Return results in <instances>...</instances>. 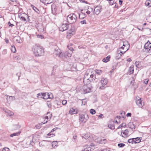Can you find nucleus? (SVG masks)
Masks as SVG:
<instances>
[{
	"instance_id": "nucleus-63",
	"label": "nucleus",
	"mask_w": 151,
	"mask_h": 151,
	"mask_svg": "<svg viewBox=\"0 0 151 151\" xmlns=\"http://www.w3.org/2000/svg\"><path fill=\"white\" fill-rule=\"evenodd\" d=\"M88 10L90 11V12H92L93 11V9H92V8H88Z\"/></svg>"
},
{
	"instance_id": "nucleus-40",
	"label": "nucleus",
	"mask_w": 151,
	"mask_h": 151,
	"mask_svg": "<svg viewBox=\"0 0 151 151\" xmlns=\"http://www.w3.org/2000/svg\"><path fill=\"white\" fill-rule=\"evenodd\" d=\"M52 132H51L47 134V137H53L55 135L54 134H53L52 133Z\"/></svg>"
},
{
	"instance_id": "nucleus-52",
	"label": "nucleus",
	"mask_w": 151,
	"mask_h": 151,
	"mask_svg": "<svg viewBox=\"0 0 151 151\" xmlns=\"http://www.w3.org/2000/svg\"><path fill=\"white\" fill-rule=\"evenodd\" d=\"M80 22L82 24H86V20H84L81 21Z\"/></svg>"
},
{
	"instance_id": "nucleus-45",
	"label": "nucleus",
	"mask_w": 151,
	"mask_h": 151,
	"mask_svg": "<svg viewBox=\"0 0 151 151\" xmlns=\"http://www.w3.org/2000/svg\"><path fill=\"white\" fill-rule=\"evenodd\" d=\"M85 147L88 149V150L89 151H91V150L92 149V147H91L90 146H88V145H87V146H86Z\"/></svg>"
},
{
	"instance_id": "nucleus-17",
	"label": "nucleus",
	"mask_w": 151,
	"mask_h": 151,
	"mask_svg": "<svg viewBox=\"0 0 151 151\" xmlns=\"http://www.w3.org/2000/svg\"><path fill=\"white\" fill-rule=\"evenodd\" d=\"M52 147L55 148L58 145V143L57 141H54L52 143Z\"/></svg>"
},
{
	"instance_id": "nucleus-11",
	"label": "nucleus",
	"mask_w": 151,
	"mask_h": 151,
	"mask_svg": "<svg viewBox=\"0 0 151 151\" xmlns=\"http://www.w3.org/2000/svg\"><path fill=\"white\" fill-rule=\"evenodd\" d=\"M102 10V8L100 6H96L94 9V11L95 12V14L98 15L100 13Z\"/></svg>"
},
{
	"instance_id": "nucleus-7",
	"label": "nucleus",
	"mask_w": 151,
	"mask_h": 151,
	"mask_svg": "<svg viewBox=\"0 0 151 151\" xmlns=\"http://www.w3.org/2000/svg\"><path fill=\"white\" fill-rule=\"evenodd\" d=\"M91 79L88 78V75L86 73L85 75L83 80V83L85 85H87L89 84L91 82Z\"/></svg>"
},
{
	"instance_id": "nucleus-41",
	"label": "nucleus",
	"mask_w": 151,
	"mask_h": 151,
	"mask_svg": "<svg viewBox=\"0 0 151 151\" xmlns=\"http://www.w3.org/2000/svg\"><path fill=\"white\" fill-rule=\"evenodd\" d=\"M11 51L13 52H15L16 50L15 47L14 46H12L11 48Z\"/></svg>"
},
{
	"instance_id": "nucleus-57",
	"label": "nucleus",
	"mask_w": 151,
	"mask_h": 151,
	"mask_svg": "<svg viewBox=\"0 0 151 151\" xmlns=\"http://www.w3.org/2000/svg\"><path fill=\"white\" fill-rule=\"evenodd\" d=\"M68 47L69 50H70L72 52H73V50H74L71 47Z\"/></svg>"
},
{
	"instance_id": "nucleus-31",
	"label": "nucleus",
	"mask_w": 151,
	"mask_h": 151,
	"mask_svg": "<svg viewBox=\"0 0 151 151\" xmlns=\"http://www.w3.org/2000/svg\"><path fill=\"white\" fill-rule=\"evenodd\" d=\"M72 29H70L68 32L67 36H70L71 35H73L74 34V32L73 31H72Z\"/></svg>"
},
{
	"instance_id": "nucleus-26",
	"label": "nucleus",
	"mask_w": 151,
	"mask_h": 151,
	"mask_svg": "<svg viewBox=\"0 0 151 151\" xmlns=\"http://www.w3.org/2000/svg\"><path fill=\"white\" fill-rule=\"evenodd\" d=\"M140 138L137 137L134 138V143H138L140 142Z\"/></svg>"
},
{
	"instance_id": "nucleus-38",
	"label": "nucleus",
	"mask_w": 151,
	"mask_h": 151,
	"mask_svg": "<svg viewBox=\"0 0 151 151\" xmlns=\"http://www.w3.org/2000/svg\"><path fill=\"white\" fill-rule=\"evenodd\" d=\"M90 112L92 114H94L96 113V111L94 109H91L90 110Z\"/></svg>"
},
{
	"instance_id": "nucleus-53",
	"label": "nucleus",
	"mask_w": 151,
	"mask_h": 151,
	"mask_svg": "<svg viewBox=\"0 0 151 151\" xmlns=\"http://www.w3.org/2000/svg\"><path fill=\"white\" fill-rule=\"evenodd\" d=\"M89 137V134H86L83 136V138H88Z\"/></svg>"
},
{
	"instance_id": "nucleus-10",
	"label": "nucleus",
	"mask_w": 151,
	"mask_h": 151,
	"mask_svg": "<svg viewBox=\"0 0 151 151\" xmlns=\"http://www.w3.org/2000/svg\"><path fill=\"white\" fill-rule=\"evenodd\" d=\"M68 26L69 24L66 23L63 24L60 28V31L63 32L67 30L68 29Z\"/></svg>"
},
{
	"instance_id": "nucleus-44",
	"label": "nucleus",
	"mask_w": 151,
	"mask_h": 151,
	"mask_svg": "<svg viewBox=\"0 0 151 151\" xmlns=\"http://www.w3.org/2000/svg\"><path fill=\"white\" fill-rule=\"evenodd\" d=\"M109 3L110 5H112L114 4V0H109Z\"/></svg>"
},
{
	"instance_id": "nucleus-39",
	"label": "nucleus",
	"mask_w": 151,
	"mask_h": 151,
	"mask_svg": "<svg viewBox=\"0 0 151 151\" xmlns=\"http://www.w3.org/2000/svg\"><path fill=\"white\" fill-rule=\"evenodd\" d=\"M65 56H66L68 57H71V54L70 53H68V52H66L64 53Z\"/></svg>"
},
{
	"instance_id": "nucleus-43",
	"label": "nucleus",
	"mask_w": 151,
	"mask_h": 151,
	"mask_svg": "<svg viewBox=\"0 0 151 151\" xmlns=\"http://www.w3.org/2000/svg\"><path fill=\"white\" fill-rule=\"evenodd\" d=\"M47 104L48 107L49 108L51 107L52 104L50 101H47Z\"/></svg>"
},
{
	"instance_id": "nucleus-46",
	"label": "nucleus",
	"mask_w": 151,
	"mask_h": 151,
	"mask_svg": "<svg viewBox=\"0 0 151 151\" xmlns=\"http://www.w3.org/2000/svg\"><path fill=\"white\" fill-rule=\"evenodd\" d=\"M88 146H90L91 147H92V149L94 150L95 148V146L94 144L93 143L91 144V145H88Z\"/></svg>"
},
{
	"instance_id": "nucleus-27",
	"label": "nucleus",
	"mask_w": 151,
	"mask_h": 151,
	"mask_svg": "<svg viewBox=\"0 0 151 151\" xmlns=\"http://www.w3.org/2000/svg\"><path fill=\"white\" fill-rule=\"evenodd\" d=\"M43 96V93H40L37 94V98H42Z\"/></svg>"
},
{
	"instance_id": "nucleus-20",
	"label": "nucleus",
	"mask_w": 151,
	"mask_h": 151,
	"mask_svg": "<svg viewBox=\"0 0 151 151\" xmlns=\"http://www.w3.org/2000/svg\"><path fill=\"white\" fill-rule=\"evenodd\" d=\"M51 8L52 10V12L54 13L55 12L56 9V6L55 4H52L51 6Z\"/></svg>"
},
{
	"instance_id": "nucleus-48",
	"label": "nucleus",
	"mask_w": 151,
	"mask_h": 151,
	"mask_svg": "<svg viewBox=\"0 0 151 151\" xmlns=\"http://www.w3.org/2000/svg\"><path fill=\"white\" fill-rule=\"evenodd\" d=\"M102 71L101 70H97L96 71V73L97 74H100L102 73Z\"/></svg>"
},
{
	"instance_id": "nucleus-33",
	"label": "nucleus",
	"mask_w": 151,
	"mask_h": 151,
	"mask_svg": "<svg viewBox=\"0 0 151 151\" xmlns=\"http://www.w3.org/2000/svg\"><path fill=\"white\" fill-rule=\"evenodd\" d=\"M129 127L131 129H135V126L132 122L130 123H129Z\"/></svg>"
},
{
	"instance_id": "nucleus-35",
	"label": "nucleus",
	"mask_w": 151,
	"mask_h": 151,
	"mask_svg": "<svg viewBox=\"0 0 151 151\" xmlns=\"http://www.w3.org/2000/svg\"><path fill=\"white\" fill-rule=\"evenodd\" d=\"M134 72V69L133 68H131L130 67L129 70V73L130 74H132Z\"/></svg>"
},
{
	"instance_id": "nucleus-32",
	"label": "nucleus",
	"mask_w": 151,
	"mask_h": 151,
	"mask_svg": "<svg viewBox=\"0 0 151 151\" xmlns=\"http://www.w3.org/2000/svg\"><path fill=\"white\" fill-rule=\"evenodd\" d=\"M52 1L50 0H43V3L45 4H48L51 3Z\"/></svg>"
},
{
	"instance_id": "nucleus-5",
	"label": "nucleus",
	"mask_w": 151,
	"mask_h": 151,
	"mask_svg": "<svg viewBox=\"0 0 151 151\" xmlns=\"http://www.w3.org/2000/svg\"><path fill=\"white\" fill-rule=\"evenodd\" d=\"M144 48L145 49V51L150 53L151 52V43H150L148 41L146 43L144 46Z\"/></svg>"
},
{
	"instance_id": "nucleus-34",
	"label": "nucleus",
	"mask_w": 151,
	"mask_h": 151,
	"mask_svg": "<svg viewBox=\"0 0 151 151\" xmlns=\"http://www.w3.org/2000/svg\"><path fill=\"white\" fill-rule=\"evenodd\" d=\"M134 138L129 139L128 140V142L129 143L133 144L134 143Z\"/></svg>"
},
{
	"instance_id": "nucleus-54",
	"label": "nucleus",
	"mask_w": 151,
	"mask_h": 151,
	"mask_svg": "<svg viewBox=\"0 0 151 151\" xmlns=\"http://www.w3.org/2000/svg\"><path fill=\"white\" fill-rule=\"evenodd\" d=\"M121 125L123 127H125L126 126V124L124 122L122 123Z\"/></svg>"
},
{
	"instance_id": "nucleus-61",
	"label": "nucleus",
	"mask_w": 151,
	"mask_h": 151,
	"mask_svg": "<svg viewBox=\"0 0 151 151\" xmlns=\"http://www.w3.org/2000/svg\"><path fill=\"white\" fill-rule=\"evenodd\" d=\"M125 49V51H126V52L129 49V47H124V49Z\"/></svg>"
},
{
	"instance_id": "nucleus-13",
	"label": "nucleus",
	"mask_w": 151,
	"mask_h": 151,
	"mask_svg": "<svg viewBox=\"0 0 151 151\" xmlns=\"http://www.w3.org/2000/svg\"><path fill=\"white\" fill-rule=\"evenodd\" d=\"M43 99H47L48 98H52L53 97V95H52L50 96V95H49V93H43Z\"/></svg>"
},
{
	"instance_id": "nucleus-47",
	"label": "nucleus",
	"mask_w": 151,
	"mask_h": 151,
	"mask_svg": "<svg viewBox=\"0 0 151 151\" xmlns=\"http://www.w3.org/2000/svg\"><path fill=\"white\" fill-rule=\"evenodd\" d=\"M149 81V79L148 78H147L146 79H145L144 80V83L145 84H147Z\"/></svg>"
},
{
	"instance_id": "nucleus-55",
	"label": "nucleus",
	"mask_w": 151,
	"mask_h": 151,
	"mask_svg": "<svg viewBox=\"0 0 151 151\" xmlns=\"http://www.w3.org/2000/svg\"><path fill=\"white\" fill-rule=\"evenodd\" d=\"M109 149H110L109 148H108V149H104L103 150H101V151H109Z\"/></svg>"
},
{
	"instance_id": "nucleus-18",
	"label": "nucleus",
	"mask_w": 151,
	"mask_h": 151,
	"mask_svg": "<svg viewBox=\"0 0 151 151\" xmlns=\"http://www.w3.org/2000/svg\"><path fill=\"white\" fill-rule=\"evenodd\" d=\"M25 15L24 17L22 16H21L20 18L22 20V21H26V18L27 19L29 17L28 15H27L26 14H25Z\"/></svg>"
},
{
	"instance_id": "nucleus-49",
	"label": "nucleus",
	"mask_w": 151,
	"mask_h": 151,
	"mask_svg": "<svg viewBox=\"0 0 151 151\" xmlns=\"http://www.w3.org/2000/svg\"><path fill=\"white\" fill-rule=\"evenodd\" d=\"M67 103V101L66 100H64L62 101V104L63 105H65Z\"/></svg>"
},
{
	"instance_id": "nucleus-29",
	"label": "nucleus",
	"mask_w": 151,
	"mask_h": 151,
	"mask_svg": "<svg viewBox=\"0 0 151 151\" xmlns=\"http://www.w3.org/2000/svg\"><path fill=\"white\" fill-rule=\"evenodd\" d=\"M87 75H88V78L91 79V81L93 80V77L95 78V76H94L92 74L89 75L88 73H87Z\"/></svg>"
},
{
	"instance_id": "nucleus-21",
	"label": "nucleus",
	"mask_w": 151,
	"mask_h": 151,
	"mask_svg": "<svg viewBox=\"0 0 151 151\" xmlns=\"http://www.w3.org/2000/svg\"><path fill=\"white\" fill-rule=\"evenodd\" d=\"M61 52H60V49H58L57 50V51L55 50V51L54 52V53L57 55H58L60 56V55L61 54Z\"/></svg>"
},
{
	"instance_id": "nucleus-30",
	"label": "nucleus",
	"mask_w": 151,
	"mask_h": 151,
	"mask_svg": "<svg viewBox=\"0 0 151 151\" xmlns=\"http://www.w3.org/2000/svg\"><path fill=\"white\" fill-rule=\"evenodd\" d=\"M86 17V14L84 13H81V14H79V17L80 19H83Z\"/></svg>"
},
{
	"instance_id": "nucleus-56",
	"label": "nucleus",
	"mask_w": 151,
	"mask_h": 151,
	"mask_svg": "<svg viewBox=\"0 0 151 151\" xmlns=\"http://www.w3.org/2000/svg\"><path fill=\"white\" fill-rule=\"evenodd\" d=\"M131 115H132V114L131 113H128L127 114L126 116L127 117H129V116L130 117L131 116Z\"/></svg>"
},
{
	"instance_id": "nucleus-62",
	"label": "nucleus",
	"mask_w": 151,
	"mask_h": 151,
	"mask_svg": "<svg viewBox=\"0 0 151 151\" xmlns=\"http://www.w3.org/2000/svg\"><path fill=\"white\" fill-rule=\"evenodd\" d=\"M103 115L102 114H101L99 115V117L100 118H103Z\"/></svg>"
},
{
	"instance_id": "nucleus-14",
	"label": "nucleus",
	"mask_w": 151,
	"mask_h": 151,
	"mask_svg": "<svg viewBox=\"0 0 151 151\" xmlns=\"http://www.w3.org/2000/svg\"><path fill=\"white\" fill-rule=\"evenodd\" d=\"M5 96L7 97L6 99L7 100V102L8 103H10L11 101L14 100L15 99V98L14 96H9L8 98V96L7 95H6Z\"/></svg>"
},
{
	"instance_id": "nucleus-37",
	"label": "nucleus",
	"mask_w": 151,
	"mask_h": 151,
	"mask_svg": "<svg viewBox=\"0 0 151 151\" xmlns=\"http://www.w3.org/2000/svg\"><path fill=\"white\" fill-rule=\"evenodd\" d=\"M15 38H16V42L19 43H21V42L20 41L21 40H20V37H19L17 36Z\"/></svg>"
},
{
	"instance_id": "nucleus-25",
	"label": "nucleus",
	"mask_w": 151,
	"mask_h": 151,
	"mask_svg": "<svg viewBox=\"0 0 151 151\" xmlns=\"http://www.w3.org/2000/svg\"><path fill=\"white\" fill-rule=\"evenodd\" d=\"M4 111L6 113L8 114L10 116H12L13 114V112H11L10 111L8 110L7 109H4Z\"/></svg>"
},
{
	"instance_id": "nucleus-36",
	"label": "nucleus",
	"mask_w": 151,
	"mask_h": 151,
	"mask_svg": "<svg viewBox=\"0 0 151 151\" xmlns=\"http://www.w3.org/2000/svg\"><path fill=\"white\" fill-rule=\"evenodd\" d=\"M121 54L120 53H118L116 54L115 58L116 59H120V58L121 57Z\"/></svg>"
},
{
	"instance_id": "nucleus-23",
	"label": "nucleus",
	"mask_w": 151,
	"mask_h": 151,
	"mask_svg": "<svg viewBox=\"0 0 151 151\" xmlns=\"http://www.w3.org/2000/svg\"><path fill=\"white\" fill-rule=\"evenodd\" d=\"M145 5L149 7L151 6V1L150 0H147L145 2Z\"/></svg>"
},
{
	"instance_id": "nucleus-64",
	"label": "nucleus",
	"mask_w": 151,
	"mask_h": 151,
	"mask_svg": "<svg viewBox=\"0 0 151 151\" xmlns=\"http://www.w3.org/2000/svg\"><path fill=\"white\" fill-rule=\"evenodd\" d=\"M148 116H151V111H148Z\"/></svg>"
},
{
	"instance_id": "nucleus-42",
	"label": "nucleus",
	"mask_w": 151,
	"mask_h": 151,
	"mask_svg": "<svg viewBox=\"0 0 151 151\" xmlns=\"http://www.w3.org/2000/svg\"><path fill=\"white\" fill-rule=\"evenodd\" d=\"M125 145L124 144V143H119L118 146L119 147H122Z\"/></svg>"
},
{
	"instance_id": "nucleus-12",
	"label": "nucleus",
	"mask_w": 151,
	"mask_h": 151,
	"mask_svg": "<svg viewBox=\"0 0 151 151\" xmlns=\"http://www.w3.org/2000/svg\"><path fill=\"white\" fill-rule=\"evenodd\" d=\"M77 111L76 110V109H74V108H71L69 112V114L71 115L77 114Z\"/></svg>"
},
{
	"instance_id": "nucleus-15",
	"label": "nucleus",
	"mask_w": 151,
	"mask_h": 151,
	"mask_svg": "<svg viewBox=\"0 0 151 151\" xmlns=\"http://www.w3.org/2000/svg\"><path fill=\"white\" fill-rule=\"evenodd\" d=\"M129 46L130 44L128 42V41H126L123 42V46L120 48V49L124 50V47H129Z\"/></svg>"
},
{
	"instance_id": "nucleus-24",
	"label": "nucleus",
	"mask_w": 151,
	"mask_h": 151,
	"mask_svg": "<svg viewBox=\"0 0 151 151\" xmlns=\"http://www.w3.org/2000/svg\"><path fill=\"white\" fill-rule=\"evenodd\" d=\"M20 133L21 132H18L13 133V134H10V136L11 137H13L14 136H17L19 135Z\"/></svg>"
},
{
	"instance_id": "nucleus-60",
	"label": "nucleus",
	"mask_w": 151,
	"mask_h": 151,
	"mask_svg": "<svg viewBox=\"0 0 151 151\" xmlns=\"http://www.w3.org/2000/svg\"><path fill=\"white\" fill-rule=\"evenodd\" d=\"M126 52V51H121L120 52V53H120V54H124L125 52Z\"/></svg>"
},
{
	"instance_id": "nucleus-3",
	"label": "nucleus",
	"mask_w": 151,
	"mask_h": 151,
	"mask_svg": "<svg viewBox=\"0 0 151 151\" xmlns=\"http://www.w3.org/2000/svg\"><path fill=\"white\" fill-rule=\"evenodd\" d=\"M107 79L106 78H103L101 79L99 82V88L102 90H104L106 87Z\"/></svg>"
},
{
	"instance_id": "nucleus-8",
	"label": "nucleus",
	"mask_w": 151,
	"mask_h": 151,
	"mask_svg": "<svg viewBox=\"0 0 151 151\" xmlns=\"http://www.w3.org/2000/svg\"><path fill=\"white\" fill-rule=\"evenodd\" d=\"M136 103L139 106L140 108H142L143 106L144 105V103L142 102L141 98L139 97L136 98Z\"/></svg>"
},
{
	"instance_id": "nucleus-51",
	"label": "nucleus",
	"mask_w": 151,
	"mask_h": 151,
	"mask_svg": "<svg viewBox=\"0 0 151 151\" xmlns=\"http://www.w3.org/2000/svg\"><path fill=\"white\" fill-rule=\"evenodd\" d=\"M9 149L8 148H4L3 149V151H9Z\"/></svg>"
},
{
	"instance_id": "nucleus-6",
	"label": "nucleus",
	"mask_w": 151,
	"mask_h": 151,
	"mask_svg": "<svg viewBox=\"0 0 151 151\" xmlns=\"http://www.w3.org/2000/svg\"><path fill=\"white\" fill-rule=\"evenodd\" d=\"M95 141L97 143L101 144H106L107 142L106 139L99 137L95 139Z\"/></svg>"
},
{
	"instance_id": "nucleus-4",
	"label": "nucleus",
	"mask_w": 151,
	"mask_h": 151,
	"mask_svg": "<svg viewBox=\"0 0 151 151\" xmlns=\"http://www.w3.org/2000/svg\"><path fill=\"white\" fill-rule=\"evenodd\" d=\"M88 119V116L87 114H79V119L81 122H86Z\"/></svg>"
},
{
	"instance_id": "nucleus-22",
	"label": "nucleus",
	"mask_w": 151,
	"mask_h": 151,
	"mask_svg": "<svg viewBox=\"0 0 151 151\" xmlns=\"http://www.w3.org/2000/svg\"><path fill=\"white\" fill-rule=\"evenodd\" d=\"M13 129L14 130H17L19 129L21 127V126L19 124H14L13 126Z\"/></svg>"
},
{
	"instance_id": "nucleus-50",
	"label": "nucleus",
	"mask_w": 151,
	"mask_h": 151,
	"mask_svg": "<svg viewBox=\"0 0 151 151\" xmlns=\"http://www.w3.org/2000/svg\"><path fill=\"white\" fill-rule=\"evenodd\" d=\"M37 37L38 38H40L41 39H42V38H44V36L42 35H37Z\"/></svg>"
},
{
	"instance_id": "nucleus-19",
	"label": "nucleus",
	"mask_w": 151,
	"mask_h": 151,
	"mask_svg": "<svg viewBox=\"0 0 151 151\" xmlns=\"http://www.w3.org/2000/svg\"><path fill=\"white\" fill-rule=\"evenodd\" d=\"M31 6L33 10H34L37 14H39L40 13V12L39 9L35 7L33 5H31Z\"/></svg>"
},
{
	"instance_id": "nucleus-2",
	"label": "nucleus",
	"mask_w": 151,
	"mask_h": 151,
	"mask_svg": "<svg viewBox=\"0 0 151 151\" xmlns=\"http://www.w3.org/2000/svg\"><path fill=\"white\" fill-rule=\"evenodd\" d=\"M77 18L76 15L75 14L73 13L69 14L67 16V19L69 23L72 24L76 22Z\"/></svg>"
},
{
	"instance_id": "nucleus-9",
	"label": "nucleus",
	"mask_w": 151,
	"mask_h": 151,
	"mask_svg": "<svg viewBox=\"0 0 151 151\" xmlns=\"http://www.w3.org/2000/svg\"><path fill=\"white\" fill-rule=\"evenodd\" d=\"M129 132L128 129H125L124 131L122 130L121 132L122 137L124 138L128 137L129 135Z\"/></svg>"
},
{
	"instance_id": "nucleus-16",
	"label": "nucleus",
	"mask_w": 151,
	"mask_h": 151,
	"mask_svg": "<svg viewBox=\"0 0 151 151\" xmlns=\"http://www.w3.org/2000/svg\"><path fill=\"white\" fill-rule=\"evenodd\" d=\"M109 127L112 129H114V121H112L111 122L110 124H108Z\"/></svg>"
},
{
	"instance_id": "nucleus-1",
	"label": "nucleus",
	"mask_w": 151,
	"mask_h": 151,
	"mask_svg": "<svg viewBox=\"0 0 151 151\" xmlns=\"http://www.w3.org/2000/svg\"><path fill=\"white\" fill-rule=\"evenodd\" d=\"M33 51L35 55L37 57L41 56L44 55V51L43 47L39 45H35L32 48Z\"/></svg>"
},
{
	"instance_id": "nucleus-59",
	"label": "nucleus",
	"mask_w": 151,
	"mask_h": 151,
	"mask_svg": "<svg viewBox=\"0 0 151 151\" xmlns=\"http://www.w3.org/2000/svg\"><path fill=\"white\" fill-rule=\"evenodd\" d=\"M122 1H123L122 0H119V4L120 5H121L122 4Z\"/></svg>"
},
{
	"instance_id": "nucleus-58",
	"label": "nucleus",
	"mask_w": 151,
	"mask_h": 151,
	"mask_svg": "<svg viewBox=\"0 0 151 151\" xmlns=\"http://www.w3.org/2000/svg\"><path fill=\"white\" fill-rule=\"evenodd\" d=\"M8 24L9 25V26L13 27L14 26V25L13 24H12L10 22H8Z\"/></svg>"
},
{
	"instance_id": "nucleus-28",
	"label": "nucleus",
	"mask_w": 151,
	"mask_h": 151,
	"mask_svg": "<svg viewBox=\"0 0 151 151\" xmlns=\"http://www.w3.org/2000/svg\"><path fill=\"white\" fill-rule=\"evenodd\" d=\"M110 57L109 56H107L106 57L104 58L103 60V61L104 62L106 63L109 60Z\"/></svg>"
}]
</instances>
